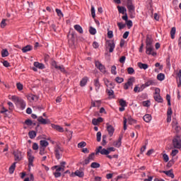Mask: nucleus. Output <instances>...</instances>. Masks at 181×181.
Listing matches in <instances>:
<instances>
[{"mask_svg":"<svg viewBox=\"0 0 181 181\" xmlns=\"http://www.w3.org/2000/svg\"><path fill=\"white\" fill-rule=\"evenodd\" d=\"M63 147L59 146V144H57L54 148V152L56 157V159L59 160L60 158H62V155L63 154Z\"/></svg>","mask_w":181,"mask_h":181,"instance_id":"1","label":"nucleus"},{"mask_svg":"<svg viewBox=\"0 0 181 181\" xmlns=\"http://www.w3.org/2000/svg\"><path fill=\"white\" fill-rule=\"evenodd\" d=\"M173 146L175 149H180L181 148V139L180 137L177 136L173 139Z\"/></svg>","mask_w":181,"mask_h":181,"instance_id":"2","label":"nucleus"},{"mask_svg":"<svg viewBox=\"0 0 181 181\" xmlns=\"http://www.w3.org/2000/svg\"><path fill=\"white\" fill-rule=\"evenodd\" d=\"M106 49H109L110 53L114 52V49H115V43L114 42V40H107L106 42Z\"/></svg>","mask_w":181,"mask_h":181,"instance_id":"3","label":"nucleus"},{"mask_svg":"<svg viewBox=\"0 0 181 181\" xmlns=\"http://www.w3.org/2000/svg\"><path fill=\"white\" fill-rule=\"evenodd\" d=\"M95 66L103 74H105V73H107V70H105V66L103 65V64H101V62H100V61H96L95 62Z\"/></svg>","mask_w":181,"mask_h":181,"instance_id":"4","label":"nucleus"},{"mask_svg":"<svg viewBox=\"0 0 181 181\" xmlns=\"http://www.w3.org/2000/svg\"><path fill=\"white\" fill-rule=\"evenodd\" d=\"M28 158V166H33V160H35V156L32 155V150H30L27 152Z\"/></svg>","mask_w":181,"mask_h":181,"instance_id":"5","label":"nucleus"},{"mask_svg":"<svg viewBox=\"0 0 181 181\" xmlns=\"http://www.w3.org/2000/svg\"><path fill=\"white\" fill-rule=\"evenodd\" d=\"M135 81V78L134 77L129 78L124 86V90H128L129 87H132L134 86V82Z\"/></svg>","mask_w":181,"mask_h":181,"instance_id":"6","label":"nucleus"},{"mask_svg":"<svg viewBox=\"0 0 181 181\" xmlns=\"http://www.w3.org/2000/svg\"><path fill=\"white\" fill-rule=\"evenodd\" d=\"M98 153H101V155H110V152L108 151L107 148H103V146H100L97 148L96 155Z\"/></svg>","mask_w":181,"mask_h":181,"instance_id":"7","label":"nucleus"},{"mask_svg":"<svg viewBox=\"0 0 181 181\" xmlns=\"http://www.w3.org/2000/svg\"><path fill=\"white\" fill-rule=\"evenodd\" d=\"M95 159V153H90L86 159H85V165H88L90 162H93Z\"/></svg>","mask_w":181,"mask_h":181,"instance_id":"8","label":"nucleus"},{"mask_svg":"<svg viewBox=\"0 0 181 181\" xmlns=\"http://www.w3.org/2000/svg\"><path fill=\"white\" fill-rule=\"evenodd\" d=\"M146 54H151V56H156V52H153V46H150V47H146Z\"/></svg>","mask_w":181,"mask_h":181,"instance_id":"9","label":"nucleus"},{"mask_svg":"<svg viewBox=\"0 0 181 181\" xmlns=\"http://www.w3.org/2000/svg\"><path fill=\"white\" fill-rule=\"evenodd\" d=\"M160 173H165V175H166L167 176H168V177H171V179H173L175 177V174H173V170H170L168 171H160Z\"/></svg>","mask_w":181,"mask_h":181,"instance_id":"10","label":"nucleus"},{"mask_svg":"<svg viewBox=\"0 0 181 181\" xmlns=\"http://www.w3.org/2000/svg\"><path fill=\"white\" fill-rule=\"evenodd\" d=\"M107 131L110 135V136H112L114 135V127L110 124H107Z\"/></svg>","mask_w":181,"mask_h":181,"instance_id":"11","label":"nucleus"},{"mask_svg":"<svg viewBox=\"0 0 181 181\" xmlns=\"http://www.w3.org/2000/svg\"><path fill=\"white\" fill-rule=\"evenodd\" d=\"M13 155L15 156V160H18V162H19V160H22V153L21 151H14Z\"/></svg>","mask_w":181,"mask_h":181,"instance_id":"12","label":"nucleus"},{"mask_svg":"<svg viewBox=\"0 0 181 181\" xmlns=\"http://www.w3.org/2000/svg\"><path fill=\"white\" fill-rule=\"evenodd\" d=\"M37 121L40 124H42V125H46V124L50 123V120H49V119H44L42 117H39L37 118Z\"/></svg>","mask_w":181,"mask_h":181,"instance_id":"13","label":"nucleus"},{"mask_svg":"<svg viewBox=\"0 0 181 181\" xmlns=\"http://www.w3.org/2000/svg\"><path fill=\"white\" fill-rule=\"evenodd\" d=\"M158 84V82H156V80L155 79H149L146 82V86L147 87H149V86H156Z\"/></svg>","mask_w":181,"mask_h":181,"instance_id":"14","label":"nucleus"},{"mask_svg":"<svg viewBox=\"0 0 181 181\" xmlns=\"http://www.w3.org/2000/svg\"><path fill=\"white\" fill-rule=\"evenodd\" d=\"M52 128H53V129H55L56 131H58L59 132H64V129H63V127L57 125V124H51Z\"/></svg>","mask_w":181,"mask_h":181,"instance_id":"15","label":"nucleus"},{"mask_svg":"<svg viewBox=\"0 0 181 181\" xmlns=\"http://www.w3.org/2000/svg\"><path fill=\"white\" fill-rule=\"evenodd\" d=\"M122 136H119L117 141L113 142L114 146H115L116 148H119V146H121V144H122Z\"/></svg>","mask_w":181,"mask_h":181,"instance_id":"16","label":"nucleus"},{"mask_svg":"<svg viewBox=\"0 0 181 181\" xmlns=\"http://www.w3.org/2000/svg\"><path fill=\"white\" fill-rule=\"evenodd\" d=\"M18 105H20L21 110H25V108L26 107V103L24 102L23 100H22V98H21L18 103H17Z\"/></svg>","mask_w":181,"mask_h":181,"instance_id":"17","label":"nucleus"},{"mask_svg":"<svg viewBox=\"0 0 181 181\" xmlns=\"http://www.w3.org/2000/svg\"><path fill=\"white\" fill-rule=\"evenodd\" d=\"M152 43H153V40L152 39V37H151V36L147 35L146 41V47L153 46Z\"/></svg>","mask_w":181,"mask_h":181,"instance_id":"18","label":"nucleus"},{"mask_svg":"<svg viewBox=\"0 0 181 181\" xmlns=\"http://www.w3.org/2000/svg\"><path fill=\"white\" fill-rule=\"evenodd\" d=\"M33 47L32 45H27L21 49L23 53H28V52H30L33 50Z\"/></svg>","mask_w":181,"mask_h":181,"instance_id":"19","label":"nucleus"},{"mask_svg":"<svg viewBox=\"0 0 181 181\" xmlns=\"http://www.w3.org/2000/svg\"><path fill=\"white\" fill-rule=\"evenodd\" d=\"M127 6L129 12L135 11V6H134V4H132V1H128Z\"/></svg>","mask_w":181,"mask_h":181,"instance_id":"20","label":"nucleus"},{"mask_svg":"<svg viewBox=\"0 0 181 181\" xmlns=\"http://www.w3.org/2000/svg\"><path fill=\"white\" fill-rule=\"evenodd\" d=\"M94 86L96 91H98V90H100V87H101V84L100 83V80H98V78L94 80Z\"/></svg>","mask_w":181,"mask_h":181,"instance_id":"21","label":"nucleus"},{"mask_svg":"<svg viewBox=\"0 0 181 181\" xmlns=\"http://www.w3.org/2000/svg\"><path fill=\"white\" fill-rule=\"evenodd\" d=\"M34 66L35 67H36L37 69H40V70H43V69H45V64L39 63L37 62H34Z\"/></svg>","mask_w":181,"mask_h":181,"instance_id":"22","label":"nucleus"},{"mask_svg":"<svg viewBox=\"0 0 181 181\" xmlns=\"http://www.w3.org/2000/svg\"><path fill=\"white\" fill-rule=\"evenodd\" d=\"M143 119L145 121V122H151V121H152V116H151L149 114L145 115L143 117Z\"/></svg>","mask_w":181,"mask_h":181,"instance_id":"23","label":"nucleus"},{"mask_svg":"<svg viewBox=\"0 0 181 181\" xmlns=\"http://www.w3.org/2000/svg\"><path fill=\"white\" fill-rule=\"evenodd\" d=\"M40 145L41 148H46L47 146H49V142L46 140H41L40 141Z\"/></svg>","mask_w":181,"mask_h":181,"instance_id":"24","label":"nucleus"},{"mask_svg":"<svg viewBox=\"0 0 181 181\" xmlns=\"http://www.w3.org/2000/svg\"><path fill=\"white\" fill-rule=\"evenodd\" d=\"M137 66L139 69H143V70H146L148 67L147 64H142V62H138Z\"/></svg>","mask_w":181,"mask_h":181,"instance_id":"25","label":"nucleus"},{"mask_svg":"<svg viewBox=\"0 0 181 181\" xmlns=\"http://www.w3.org/2000/svg\"><path fill=\"white\" fill-rule=\"evenodd\" d=\"M87 81H88V78L87 76H85L82 78V80L80 82V86L81 87H84L87 84Z\"/></svg>","mask_w":181,"mask_h":181,"instance_id":"26","label":"nucleus"},{"mask_svg":"<svg viewBox=\"0 0 181 181\" xmlns=\"http://www.w3.org/2000/svg\"><path fill=\"white\" fill-rule=\"evenodd\" d=\"M74 175L76 176H78V177H84V173L80 170H77L75 171Z\"/></svg>","mask_w":181,"mask_h":181,"instance_id":"27","label":"nucleus"},{"mask_svg":"<svg viewBox=\"0 0 181 181\" xmlns=\"http://www.w3.org/2000/svg\"><path fill=\"white\" fill-rule=\"evenodd\" d=\"M74 28L76 32H78V33H83V28H81L80 25H75Z\"/></svg>","mask_w":181,"mask_h":181,"instance_id":"28","label":"nucleus"},{"mask_svg":"<svg viewBox=\"0 0 181 181\" xmlns=\"http://www.w3.org/2000/svg\"><path fill=\"white\" fill-rule=\"evenodd\" d=\"M117 9L119 11V13H122V15H125V12H127V8L125 7H121L119 6H117Z\"/></svg>","mask_w":181,"mask_h":181,"instance_id":"29","label":"nucleus"},{"mask_svg":"<svg viewBox=\"0 0 181 181\" xmlns=\"http://www.w3.org/2000/svg\"><path fill=\"white\" fill-rule=\"evenodd\" d=\"M154 100L157 101V103H163V99L160 96V95H154Z\"/></svg>","mask_w":181,"mask_h":181,"instance_id":"30","label":"nucleus"},{"mask_svg":"<svg viewBox=\"0 0 181 181\" xmlns=\"http://www.w3.org/2000/svg\"><path fill=\"white\" fill-rule=\"evenodd\" d=\"M16 168V163H13L9 168V173L12 175L15 172V168Z\"/></svg>","mask_w":181,"mask_h":181,"instance_id":"31","label":"nucleus"},{"mask_svg":"<svg viewBox=\"0 0 181 181\" xmlns=\"http://www.w3.org/2000/svg\"><path fill=\"white\" fill-rule=\"evenodd\" d=\"M28 136L30 139H34V138H36V132H35V131L29 132Z\"/></svg>","mask_w":181,"mask_h":181,"instance_id":"32","label":"nucleus"},{"mask_svg":"<svg viewBox=\"0 0 181 181\" xmlns=\"http://www.w3.org/2000/svg\"><path fill=\"white\" fill-rule=\"evenodd\" d=\"M9 56V52H8V49H2L1 50V57H8Z\"/></svg>","mask_w":181,"mask_h":181,"instance_id":"33","label":"nucleus"},{"mask_svg":"<svg viewBox=\"0 0 181 181\" xmlns=\"http://www.w3.org/2000/svg\"><path fill=\"white\" fill-rule=\"evenodd\" d=\"M157 80L159 81H163L165 80V74L160 73L157 75Z\"/></svg>","mask_w":181,"mask_h":181,"instance_id":"34","label":"nucleus"},{"mask_svg":"<svg viewBox=\"0 0 181 181\" xmlns=\"http://www.w3.org/2000/svg\"><path fill=\"white\" fill-rule=\"evenodd\" d=\"M175 35H176V28L173 27L170 30L171 39H175Z\"/></svg>","mask_w":181,"mask_h":181,"instance_id":"35","label":"nucleus"},{"mask_svg":"<svg viewBox=\"0 0 181 181\" xmlns=\"http://www.w3.org/2000/svg\"><path fill=\"white\" fill-rule=\"evenodd\" d=\"M9 100H12V101L18 104V102L21 100V98L16 95H13L11 96V98H9Z\"/></svg>","mask_w":181,"mask_h":181,"instance_id":"36","label":"nucleus"},{"mask_svg":"<svg viewBox=\"0 0 181 181\" xmlns=\"http://www.w3.org/2000/svg\"><path fill=\"white\" fill-rule=\"evenodd\" d=\"M54 169H57L59 172H64V168L61 167V165H55L52 167V170H54Z\"/></svg>","mask_w":181,"mask_h":181,"instance_id":"37","label":"nucleus"},{"mask_svg":"<svg viewBox=\"0 0 181 181\" xmlns=\"http://www.w3.org/2000/svg\"><path fill=\"white\" fill-rule=\"evenodd\" d=\"M90 168L93 169H98V168H100V163L93 162L91 163Z\"/></svg>","mask_w":181,"mask_h":181,"instance_id":"38","label":"nucleus"},{"mask_svg":"<svg viewBox=\"0 0 181 181\" xmlns=\"http://www.w3.org/2000/svg\"><path fill=\"white\" fill-rule=\"evenodd\" d=\"M40 155L43 156V155H46V148L40 147Z\"/></svg>","mask_w":181,"mask_h":181,"instance_id":"39","label":"nucleus"},{"mask_svg":"<svg viewBox=\"0 0 181 181\" xmlns=\"http://www.w3.org/2000/svg\"><path fill=\"white\" fill-rule=\"evenodd\" d=\"M8 109L10 111H13L15 109V106L13 105V103L12 102H8Z\"/></svg>","mask_w":181,"mask_h":181,"instance_id":"40","label":"nucleus"},{"mask_svg":"<svg viewBox=\"0 0 181 181\" xmlns=\"http://www.w3.org/2000/svg\"><path fill=\"white\" fill-rule=\"evenodd\" d=\"M115 80L116 83H118L119 84H121V83H124V78H121L119 76L116 77Z\"/></svg>","mask_w":181,"mask_h":181,"instance_id":"41","label":"nucleus"},{"mask_svg":"<svg viewBox=\"0 0 181 181\" xmlns=\"http://www.w3.org/2000/svg\"><path fill=\"white\" fill-rule=\"evenodd\" d=\"M89 33H90V35H95L97 33V30L93 27H90Z\"/></svg>","mask_w":181,"mask_h":181,"instance_id":"42","label":"nucleus"},{"mask_svg":"<svg viewBox=\"0 0 181 181\" xmlns=\"http://www.w3.org/2000/svg\"><path fill=\"white\" fill-rule=\"evenodd\" d=\"M111 74H114V76H117V66H112L111 67Z\"/></svg>","mask_w":181,"mask_h":181,"instance_id":"43","label":"nucleus"},{"mask_svg":"<svg viewBox=\"0 0 181 181\" xmlns=\"http://www.w3.org/2000/svg\"><path fill=\"white\" fill-rule=\"evenodd\" d=\"M119 103L121 107H127V102L124 99H120Z\"/></svg>","mask_w":181,"mask_h":181,"instance_id":"44","label":"nucleus"},{"mask_svg":"<svg viewBox=\"0 0 181 181\" xmlns=\"http://www.w3.org/2000/svg\"><path fill=\"white\" fill-rule=\"evenodd\" d=\"M54 177H60L62 176V173L59 172V170H57L56 169L55 172L53 173Z\"/></svg>","mask_w":181,"mask_h":181,"instance_id":"45","label":"nucleus"},{"mask_svg":"<svg viewBox=\"0 0 181 181\" xmlns=\"http://www.w3.org/2000/svg\"><path fill=\"white\" fill-rule=\"evenodd\" d=\"M55 11L59 18H63V13L62 12V10L56 8Z\"/></svg>","mask_w":181,"mask_h":181,"instance_id":"46","label":"nucleus"},{"mask_svg":"<svg viewBox=\"0 0 181 181\" xmlns=\"http://www.w3.org/2000/svg\"><path fill=\"white\" fill-rule=\"evenodd\" d=\"M107 135H103V141H102V145L103 146H105L107 145Z\"/></svg>","mask_w":181,"mask_h":181,"instance_id":"47","label":"nucleus"},{"mask_svg":"<svg viewBox=\"0 0 181 181\" xmlns=\"http://www.w3.org/2000/svg\"><path fill=\"white\" fill-rule=\"evenodd\" d=\"M127 73L128 74H134V73H135V70L132 67H129L127 69Z\"/></svg>","mask_w":181,"mask_h":181,"instance_id":"48","label":"nucleus"},{"mask_svg":"<svg viewBox=\"0 0 181 181\" xmlns=\"http://www.w3.org/2000/svg\"><path fill=\"white\" fill-rule=\"evenodd\" d=\"M107 37H108V39H112V37H114V34H113L112 30H109L107 32Z\"/></svg>","mask_w":181,"mask_h":181,"instance_id":"49","label":"nucleus"},{"mask_svg":"<svg viewBox=\"0 0 181 181\" xmlns=\"http://www.w3.org/2000/svg\"><path fill=\"white\" fill-rule=\"evenodd\" d=\"M127 119L129 121V124H135V122H136V120L132 119V117H131V116H129Z\"/></svg>","mask_w":181,"mask_h":181,"instance_id":"50","label":"nucleus"},{"mask_svg":"<svg viewBox=\"0 0 181 181\" xmlns=\"http://www.w3.org/2000/svg\"><path fill=\"white\" fill-rule=\"evenodd\" d=\"M86 145H87V143L82 141L78 143V148H84V146H86Z\"/></svg>","mask_w":181,"mask_h":181,"instance_id":"51","label":"nucleus"},{"mask_svg":"<svg viewBox=\"0 0 181 181\" xmlns=\"http://www.w3.org/2000/svg\"><path fill=\"white\" fill-rule=\"evenodd\" d=\"M52 66L57 70V69L59 67L60 65L57 64V62H56V61H52Z\"/></svg>","mask_w":181,"mask_h":181,"instance_id":"52","label":"nucleus"},{"mask_svg":"<svg viewBox=\"0 0 181 181\" xmlns=\"http://www.w3.org/2000/svg\"><path fill=\"white\" fill-rule=\"evenodd\" d=\"M144 107H149L151 105V101L146 100L142 103Z\"/></svg>","mask_w":181,"mask_h":181,"instance_id":"53","label":"nucleus"},{"mask_svg":"<svg viewBox=\"0 0 181 181\" xmlns=\"http://www.w3.org/2000/svg\"><path fill=\"white\" fill-rule=\"evenodd\" d=\"M117 26L119 29L121 30V29H124V28H125L126 25L122 23H117Z\"/></svg>","mask_w":181,"mask_h":181,"instance_id":"54","label":"nucleus"},{"mask_svg":"<svg viewBox=\"0 0 181 181\" xmlns=\"http://www.w3.org/2000/svg\"><path fill=\"white\" fill-rule=\"evenodd\" d=\"M96 138H97L98 142H100V141H101V132H98L97 133Z\"/></svg>","mask_w":181,"mask_h":181,"instance_id":"55","label":"nucleus"},{"mask_svg":"<svg viewBox=\"0 0 181 181\" xmlns=\"http://www.w3.org/2000/svg\"><path fill=\"white\" fill-rule=\"evenodd\" d=\"M177 153H179V150L174 149L171 152V156H176V155H177Z\"/></svg>","mask_w":181,"mask_h":181,"instance_id":"56","label":"nucleus"},{"mask_svg":"<svg viewBox=\"0 0 181 181\" xmlns=\"http://www.w3.org/2000/svg\"><path fill=\"white\" fill-rule=\"evenodd\" d=\"M17 86V88L18 90H19V91H22V90H23V85H22L21 83H18L16 84Z\"/></svg>","mask_w":181,"mask_h":181,"instance_id":"57","label":"nucleus"},{"mask_svg":"<svg viewBox=\"0 0 181 181\" xmlns=\"http://www.w3.org/2000/svg\"><path fill=\"white\" fill-rule=\"evenodd\" d=\"M146 145H148V141H146V145H144L141 147V153H144V151H146Z\"/></svg>","mask_w":181,"mask_h":181,"instance_id":"58","label":"nucleus"},{"mask_svg":"<svg viewBox=\"0 0 181 181\" xmlns=\"http://www.w3.org/2000/svg\"><path fill=\"white\" fill-rule=\"evenodd\" d=\"M6 26V19H3L1 23V28H4Z\"/></svg>","mask_w":181,"mask_h":181,"instance_id":"59","label":"nucleus"},{"mask_svg":"<svg viewBox=\"0 0 181 181\" xmlns=\"http://www.w3.org/2000/svg\"><path fill=\"white\" fill-rule=\"evenodd\" d=\"M163 158L165 162H169V156H168L166 153L163 155Z\"/></svg>","mask_w":181,"mask_h":181,"instance_id":"60","label":"nucleus"},{"mask_svg":"<svg viewBox=\"0 0 181 181\" xmlns=\"http://www.w3.org/2000/svg\"><path fill=\"white\" fill-rule=\"evenodd\" d=\"M106 93H107L109 97H111L112 95H114V90H106Z\"/></svg>","mask_w":181,"mask_h":181,"instance_id":"61","label":"nucleus"},{"mask_svg":"<svg viewBox=\"0 0 181 181\" xmlns=\"http://www.w3.org/2000/svg\"><path fill=\"white\" fill-rule=\"evenodd\" d=\"M126 25L127 26H128L129 28H132V21L131 20H127V21H126Z\"/></svg>","mask_w":181,"mask_h":181,"instance_id":"62","label":"nucleus"},{"mask_svg":"<svg viewBox=\"0 0 181 181\" xmlns=\"http://www.w3.org/2000/svg\"><path fill=\"white\" fill-rule=\"evenodd\" d=\"M166 100L168 101V105H171V104H170V95L169 94L166 95Z\"/></svg>","mask_w":181,"mask_h":181,"instance_id":"63","label":"nucleus"},{"mask_svg":"<svg viewBox=\"0 0 181 181\" xmlns=\"http://www.w3.org/2000/svg\"><path fill=\"white\" fill-rule=\"evenodd\" d=\"M25 124H26V125H28V126H30V125H32V124H33V122H32V120H30V119H26L25 121Z\"/></svg>","mask_w":181,"mask_h":181,"instance_id":"64","label":"nucleus"}]
</instances>
